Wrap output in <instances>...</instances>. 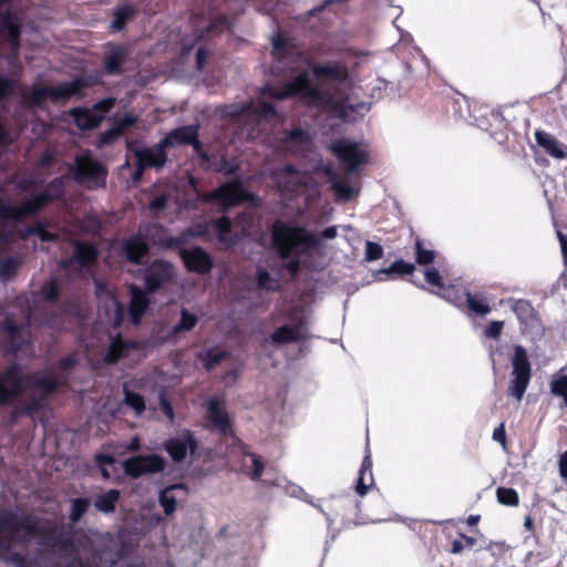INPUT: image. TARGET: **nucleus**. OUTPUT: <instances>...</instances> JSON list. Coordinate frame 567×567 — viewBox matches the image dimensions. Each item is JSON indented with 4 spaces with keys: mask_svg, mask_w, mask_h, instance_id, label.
Masks as SVG:
<instances>
[{
    "mask_svg": "<svg viewBox=\"0 0 567 567\" xmlns=\"http://www.w3.org/2000/svg\"><path fill=\"white\" fill-rule=\"evenodd\" d=\"M159 406L163 414H165L171 421H173L174 411L171 403L166 400L164 392L159 393Z\"/></svg>",
    "mask_w": 567,
    "mask_h": 567,
    "instance_id": "338daca9",
    "label": "nucleus"
},
{
    "mask_svg": "<svg viewBox=\"0 0 567 567\" xmlns=\"http://www.w3.org/2000/svg\"><path fill=\"white\" fill-rule=\"evenodd\" d=\"M373 484L372 476V461L369 449L365 450L361 467L359 470V476L355 484V492L360 496H364L368 493L369 487Z\"/></svg>",
    "mask_w": 567,
    "mask_h": 567,
    "instance_id": "cd10ccee",
    "label": "nucleus"
},
{
    "mask_svg": "<svg viewBox=\"0 0 567 567\" xmlns=\"http://www.w3.org/2000/svg\"><path fill=\"white\" fill-rule=\"evenodd\" d=\"M25 236H35L38 237L42 243L51 241L55 239V235L48 231L41 224H38L35 226H32L27 229Z\"/></svg>",
    "mask_w": 567,
    "mask_h": 567,
    "instance_id": "864d4df0",
    "label": "nucleus"
},
{
    "mask_svg": "<svg viewBox=\"0 0 567 567\" xmlns=\"http://www.w3.org/2000/svg\"><path fill=\"white\" fill-rule=\"evenodd\" d=\"M13 87V82L7 76H0V100L6 97ZM9 143L8 134L0 123V147Z\"/></svg>",
    "mask_w": 567,
    "mask_h": 567,
    "instance_id": "a18cd8bd",
    "label": "nucleus"
},
{
    "mask_svg": "<svg viewBox=\"0 0 567 567\" xmlns=\"http://www.w3.org/2000/svg\"><path fill=\"white\" fill-rule=\"evenodd\" d=\"M415 269V266L411 262H406L402 259L394 261L389 268H383L374 272V278L378 281L385 280V277L398 274V275H411Z\"/></svg>",
    "mask_w": 567,
    "mask_h": 567,
    "instance_id": "c9c22d12",
    "label": "nucleus"
},
{
    "mask_svg": "<svg viewBox=\"0 0 567 567\" xmlns=\"http://www.w3.org/2000/svg\"><path fill=\"white\" fill-rule=\"evenodd\" d=\"M179 256L188 271L206 274L213 267L210 256L200 247L181 248Z\"/></svg>",
    "mask_w": 567,
    "mask_h": 567,
    "instance_id": "f3484780",
    "label": "nucleus"
},
{
    "mask_svg": "<svg viewBox=\"0 0 567 567\" xmlns=\"http://www.w3.org/2000/svg\"><path fill=\"white\" fill-rule=\"evenodd\" d=\"M175 277V268L165 260H155L145 272V287L148 292H154L171 282Z\"/></svg>",
    "mask_w": 567,
    "mask_h": 567,
    "instance_id": "2eb2a0df",
    "label": "nucleus"
},
{
    "mask_svg": "<svg viewBox=\"0 0 567 567\" xmlns=\"http://www.w3.org/2000/svg\"><path fill=\"white\" fill-rule=\"evenodd\" d=\"M383 257V248L381 245L368 240L365 243V255L364 260L370 262L374 260H379Z\"/></svg>",
    "mask_w": 567,
    "mask_h": 567,
    "instance_id": "603ef678",
    "label": "nucleus"
},
{
    "mask_svg": "<svg viewBox=\"0 0 567 567\" xmlns=\"http://www.w3.org/2000/svg\"><path fill=\"white\" fill-rule=\"evenodd\" d=\"M75 125L80 130H93L101 123V115L92 109H75L72 111Z\"/></svg>",
    "mask_w": 567,
    "mask_h": 567,
    "instance_id": "c756f323",
    "label": "nucleus"
},
{
    "mask_svg": "<svg viewBox=\"0 0 567 567\" xmlns=\"http://www.w3.org/2000/svg\"><path fill=\"white\" fill-rule=\"evenodd\" d=\"M238 449L243 455V468L252 481H259L264 471L260 457L251 453L246 445L239 443Z\"/></svg>",
    "mask_w": 567,
    "mask_h": 567,
    "instance_id": "b1692460",
    "label": "nucleus"
},
{
    "mask_svg": "<svg viewBox=\"0 0 567 567\" xmlns=\"http://www.w3.org/2000/svg\"><path fill=\"white\" fill-rule=\"evenodd\" d=\"M19 260L14 257H8L0 260V277L2 280H9L14 276Z\"/></svg>",
    "mask_w": 567,
    "mask_h": 567,
    "instance_id": "de8ad7c7",
    "label": "nucleus"
},
{
    "mask_svg": "<svg viewBox=\"0 0 567 567\" xmlns=\"http://www.w3.org/2000/svg\"><path fill=\"white\" fill-rule=\"evenodd\" d=\"M440 296L456 307H462L464 305L463 296L453 288L442 289Z\"/></svg>",
    "mask_w": 567,
    "mask_h": 567,
    "instance_id": "bf43d9fd",
    "label": "nucleus"
},
{
    "mask_svg": "<svg viewBox=\"0 0 567 567\" xmlns=\"http://www.w3.org/2000/svg\"><path fill=\"white\" fill-rule=\"evenodd\" d=\"M271 43V54L275 60L271 72L274 74L289 72L292 80L282 87L267 84L261 90L257 102L249 101L225 106V116L239 117L245 123L260 125L277 117L274 106L266 102L267 96L282 100L296 95L307 104L322 109L346 122L362 118L370 111L371 104L358 99L351 85L348 69L343 64L315 63L280 35H274Z\"/></svg>",
    "mask_w": 567,
    "mask_h": 567,
    "instance_id": "f257e3e1",
    "label": "nucleus"
},
{
    "mask_svg": "<svg viewBox=\"0 0 567 567\" xmlns=\"http://www.w3.org/2000/svg\"><path fill=\"white\" fill-rule=\"evenodd\" d=\"M186 497V488L183 484H173L161 491L158 502L166 515L175 512L178 502Z\"/></svg>",
    "mask_w": 567,
    "mask_h": 567,
    "instance_id": "5701e85b",
    "label": "nucleus"
},
{
    "mask_svg": "<svg viewBox=\"0 0 567 567\" xmlns=\"http://www.w3.org/2000/svg\"><path fill=\"white\" fill-rule=\"evenodd\" d=\"M85 83L82 79H75L56 86L34 85L23 93V100L31 105L41 106L45 101L64 102L75 95H81Z\"/></svg>",
    "mask_w": 567,
    "mask_h": 567,
    "instance_id": "0eeeda50",
    "label": "nucleus"
},
{
    "mask_svg": "<svg viewBox=\"0 0 567 567\" xmlns=\"http://www.w3.org/2000/svg\"><path fill=\"white\" fill-rule=\"evenodd\" d=\"M558 471H559L560 477L567 484V450L559 457Z\"/></svg>",
    "mask_w": 567,
    "mask_h": 567,
    "instance_id": "774afa93",
    "label": "nucleus"
},
{
    "mask_svg": "<svg viewBox=\"0 0 567 567\" xmlns=\"http://www.w3.org/2000/svg\"><path fill=\"white\" fill-rule=\"evenodd\" d=\"M124 402L132 408L136 414H141L145 410L144 399L137 393L125 391Z\"/></svg>",
    "mask_w": 567,
    "mask_h": 567,
    "instance_id": "8fccbe9b",
    "label": "nucleus"
},
{
    "mask_svg": "<svg viewBox=\"0 0 567 567\" xmlns=\"http://www.w3.org/2000/svg\"><path fill=\"white\" fill-rule=\"evenodd\" d=\"M474 544H475V539L473 537L460 535V537L452 543L451 551L453 554H458L465 548L473 547Z\"/></svg>",
    "mask_w": 567,
    "mask_h": 567,
    "instance_id": "13d9d810",
    "label": "nucleus"
},
{
    "mask_svg": "<svg viewBox=\"0 0 567 567\" xmlns=\"http://www.w3.org/2000/svg\"><path fill=\"white\" fill-rule=\"evenodd\" d=\"M168 196L166 194H161L150 202L148 208L154 213H158L166 208Z\"/></svg>",
    "mask_w": 567,
    "mask_h": 567,
    "instance_id": "e2e57ef3",
    "label": "nucleus"
},
{
    "mask_svg": "<svg viewBox=\"0 0 567 567\" xmlns=\"http://www.w3.org/2000/svg\"><path fill=\"white\" fill-rule=\"evenodd\" d=\"M272 241L284 267L296 274L300 267V257L320 244V238L306 228L276 221L272 226Z\"/></svg>",
    "mask_w": 567,
    "mask_h": 567,
    "instance_id": "39448f33",
    "label": "nucleus"
},
{
    "mask_svg": "<svg viewBox=\"0 0 567 567\" xmlns=\"http://www.w3.org/2000/svg\"><path fill=\"white\" fill-rule=\"evenodd\" d=\"M120 499V492L117 489H109L100 494L94 499V507L103 514H111L115 511V505Z\"/></svg>",
    "mask_w": 567,
    "mask_h": 567,
    "instance_id": "f704fd0d",
    "label": "nucleus"
},
{
    "mask_svg": "<svg viewBox=\"0 0 567 567\" xmlns=\"http://www.w3.org/2000/svg\"><path fill=\"white\" fill-rule=\"evenodd\" d=\"M95 289L100 303V312L104 311V316L110 324L118 327L124 318V309L122 305L103 282L95 281Z\"/></svg>",
    "mask_w": 567,
    "mask_h": 567,
    "instance_id": "f8f14e48",
    "label": "nucleus"
},
{
    "mask_svg": "<svg viewBox=\"0 0 567 567\" xmlns=\"http://www.w3.org/2000/svg\"><path fill=\"white\" fill-rule=\"evenodd\" d=\"M38 535L33 517L18 511H0V559L14 567H42L41 555L31 557L28 546Z\"/></svg>",
    "mask_w": 567,
    "mask_h": 567,
    "instance_id": "7ed1b4c3",
    "label": "nucleus"
},
{
    "mask_svg": "<svg viewBox=\"0 0 567 567\" xmlns=\"http://www.w3.org/2000/svg\"><path fill=\"white\" fill-rule=\"evenodd\" d=\"M97 258V250L89 244L76 243L73 250L72 259L80 266L86 267L93 265Z\"/></svg>",
    "mask_w": 567,
    "mask_h": 567,
    "instance_id": "72a5a7b5",
    "label": "nucleus"
},
{
    "mask_svg": "<svg viewBox=\"0 0 567 567\" xmlns=\"http://www.w3.org/2000/svg\"><path fill=\"white\" fill-rule=\"evenodd\" d=\"M231 221L227 217H221L215 221V229L218 233V239L221 244L229 247L233 244L230 236Z\"/></svg>",
    "mask_w": 567,
    "mask_h": 567,
    "instance_id": "c03bdc74",
    "label": "nucleus"
},
{
    "mask_svg": "<svg viewBox=\"0 0 567 567\" xmlns=\"http://www.w3.org/2000/svg\"><path fill=\"white\" fill-rule=\"evenodd\" d=\"M65 177H56L50 182L44 192L32 196L22 205H0V221H18L22 217L34 214L49 200L62 196Z\"/></svg>",
    "mask_w": 567,
    "mask_h": 567,
    "instance_id": "423d86ee",
    "label": "nucleus"
},
{
    "mask_svg": "<svg viewBox=\"0 0 567 567\" xmlns=\"http://www.w3.org/2000/svg\"><path fill=\"white\" fill-rule=\"evenodd\" d=\"M136 122L137 117L135 115L125 114L116 121L115 126L120 128V132L123 134L126 128L134 126Z\"/></svg>",
    "mask_w": 567,
    "mask_h": 567,
    "instance_id": "0e129e2a",
    "label": "nucleus"
},
{
    "mask_svg": "<svg viewBox=\"0 0 567 567\" xmlns=\"http://www.w3.org/2000/svg\"><path fill=\"white\" fill-rule=\"evenodd\" d=\"M123 251L131 262L140 264L141 259L148 252V245L140 236L131 237L124 241Z\"/></svg>",
    "mask_w": 567,
    "mask_h": 567,
    "instance_id": "c85d7f7f",
    "label": "nucleus"
},
{
    "mask_svg": "<svg viewBox=\"0 0 567 567\" xmlns=\"http://www.w3.org/2000/svg\"><path fill=\"white\" fill-rule=\"evenodd\" d=\"M127 53L123 47L110 50L104 58V69L109 74L121 73V68L126 61Z\"/></svg>",
    "mask_w": 567,
    "mask_h": 567,
    "instance_id": "7c9ffc66",
    "label": "nucleus"
},
{
    "mask_svg": "<svg viewBox=\"0 0 567 567\" xmlns=\"http://www.w3.org/2000/svg\"><path fill=\"white\" fill-rule=\"evenodd\" d=\"M128 346L121 339L116 338L112 340V342L109 346V349L105 353V362L106 363H115L117 362L122 357H124L127 352Z\"/></svg>",
    "mask_w": 567,
    "mask_h": 567,
    "instance_id": "79ce46f5",
    "label": "nucleus"
},
{
    "mask_svg": "<svg viewBox=\"0 0 567 567\" xmlns=\"http://www.w3.org/2000/svg\"><path fill=\"white\" fill-rule=\"evenodd\" d=\"M415 252L416 262L419 265L425 266L434 261L435 251L431 249H425L420 240L416 241Z\"/></svg>",
    "mask_w": 567,
    "mask_h": 567,
    "instance_id": "09e8293b",
    "label": "nucleus"
},
{
    "mask_svg": "<svg viewBox=\"0 0 567 567\" xmlns=\"http://www.w3.org/2000/svg\"><path fill=\"white\" fill-rule=\"evenodd\" d=\"M161 141L167 148L182 144L192 145L198 156L203 159H207V154L203 152L202 143L198 140V127L196 125H186L174 128Z\"/></svg>",
    "mask_w": 567,
    "mask_h": 567,
    "instance_id": "ddd939ff",
    "label": "nucleus"
},
{
    "mask_svg": "<svg viewBox=\"0 0 567 567\" xmlns=\"http://www.w3.org/2000/svg\"><path fill=\"white\" fill-rule=\"evenodd\" d=\"M132 14H133V9L131 7H124V8L118 9L114 13L113 21H112V29L121 30L125 25L126 20L130 17H132Z\"/></svg>",
    "mask_w": 567,
    "mask_h": 567,
    "instance_id": "3c124183",
    "label": "nucleus"
},
{
    "mask_svg": "<svg viewBox=\"0 0 567 567\" xmlns=\"http://www.w3.org/2000/svg\"><path fill=\"white\" fill-rule=\"evenodd\" d=\"M274 179L280 192L293 193L306 185L308 176L291 165H287L274 172Z\"/></svg>",
    "mask_w": 567,
    "mask_h": 567,
    "instance_id": "6ab92c4d",
    "label": "nucleus"
},
{
    "mask_svg": "<svg viewBox=\"0 0 567 567\" xmlns=\"http://www.w3.org/2000/svg\"><path fill=\"white\" fill-rule=\"evenodd\" d=\"M40 296L48 302H52L58 298V285L54 280L45 282L41 290Z\"/></svg>",
    "mask_w": 567,
    "mask_h": 567,
    "instance_id": "4d7b16f0",
    "label": "nucleus"
},
{
    "mask_svg": "<svg viewBox=\"0 0 567 567\" xmlns=\"http://www.w3.org/2000/svg\"><path fill=\"white\" fill-rule=\"evenodd\" d=\"M507 303L524 330L533 329L537 324V317L529 301L525 299H508Z\"/></svg>",
    "mask_w": 567,
    "mask_h": 567,
    "instance_id": "4be33fe9",
    "label": "nucleus"
},
{
    "mask_svg": "<svg viewBox=\"0 0 567 567\" xmlns=\"http://www.w3.org/2000/svg\"><path fill=\"white\" fill-rule=\"evenodd\" d=\"M124 472L132 477L147 473H159L165 468V461L156 454L138 455L123 462Z\"/></svg>",
    "mask_w": 567,
    "mask_h": 567,
    "instance_id": "4468645a",
    "label": "nucleus"
},
{
    "mask_svg": "<svg viewBox=\"0 0 567 567\" xmlns=\"http://www.w3.org/2000/svg\"><path fill=\"white\" fill-rule=\"evenodd\" d=\"M91 502L85 497H78L71 501L70 520L76 524L81 520L83 515L87 512Z\"/></svg>",
    "mask_w": 567,
    "mask_h": 567,
    "instance_id": "37998d69",
    "label": "nucleus"
},
{
    "mask_svg": "<svg viewBox=\"0 0 567 567\" xmlns=\"http://www.w3.org/2000/svg\"><path fill=\"white\" fill-rule=\"evenodd\" d=\"M286 492L291 497L300 498V499L305 501L306 503L310 504L311 506H313L315 508H317L320 513H322L326 516L328 525L332 524V519L330 518V516L324 512V509L319 504L313 502L312 497L310 495H308L303 491L302 487H300L296 484L289 483L286 486Z\"/></svg>",
    "mask_w": 567,
    "mask_h": 567,
    "instance_id": "ea45409f",
    "label": "nucleus"
},
{
    "mask_svg": "<svg viewBox=\"0 0 567 567\" xmlns=\"http://www.w3.org/2000/svg\"><path fill=\"white\" fill-rule=\"evenodd\" d=\"M164 447L175 462L183 461L187 452L195 453L196 441L190 431H183L177 436L167 440Z\"/></svg>",
    "mask_w": 567,
    "mask_h": 567,
    "instance_id": "aec40b11",
    "label": "nucleus"
},
{
    "mask_svg": "<svg viewBox=\"0 0 567 567\" xmlns=\"http://www.w3.org/2000/svg\"><path fill=\"white\" fill-rule=\"evenodd\" d=\"M464 296V302L473 313L478 316H486L491 312V307L488 306L486 299L483 297L482 293L472 295L470 291H466Z\"/></svg>",
    "mask_w": 567,
    "mask_h": 567,
    "instance_id": "58836bf2",
    "label": "nucleus"
},
{
    "mask_svg": "<svg viewBox=\"0 0 567 567\" xmlns=\"http://www.w3.org/2000/svg\"><path fill=\"white\" fill-rule=\"evenodd\" d=\"M0 33L8 39L11 54L16 56L19 49L20 22L11 10V0H0Z\"/></svg>",
    "mask_w": 567,
    "mask_h": 567,
    "instance_id": "9b49d317",
    "label": "nucleus"
},
{
    "mask_svg": "<svg viewBox=\"0 0 567 567\" xmlns=\"http://www.w3.org/2000/svg\"><path fill=\"white\" fill-rule=\"evenodd\" d=\"M229 357V352L218 347L200 352L199 358L207 370L214 369L221 361Z\"/></svg>",
    "mask_w": 567,
    "mask_h": 567,
    "instance_id": "4c0bfd02",
    "label": "nucleus"
},
{
    "mask_svg": "<svg viewBox=\"0 0 567 567\" xmlns=\"http://www.w3.org/2000/svg\"><path fill=\"white\" fill-rule=\"evenodd\" d=\"M126 147L146 168H163L167 162V147L159 141L153 146H144L138 141L132 140L126 142Z\"/></svg>",
    "mask_w": 567,
    "mask_h": 567,
    "instance_id": "9d476101",
    "label": "nucleus"
},
{
    "mask_svg": "<svg viewBox=\"0 0 567 567\" xmlns=\"http://www.w3.org/2000/svg\"><path fill=\"white\" fill-rule=\"evenodd\" d=\"M146 293L138 287H131L130 317L134 324L140 323L141 316L148 307Z\"/></svg>",
    "mask_w": 567,
    "mask_h": 567,
    "instance_id": "bb28decb",
    "label": "nucleus"
},
{
    "mask_svg": "<svg viewBox=\"0 0 567 567\" xmlns=\"http://www.w3.org/2000/svg\"><path fill=\"white\" fill-rule=\"evenodd\" d=\"M308 142L309 136L307 132L301 128L285 133L282 137L284 147L292 152L303 150L308 145Z\"/></svg>",
    "mask_w": 567,
    "mask_h": 567,
    "instance_id": "473e14b6",
    "label": "nucleus"
},
{
    "mask_svg": "<svg viewBox=\"0 0 567 567\" xmlns=\"http://www.w3.org/2000/svg\"><path fill=\"white\" fill-rule=\"evenodd\" d=\"M550 393L555 396H560L567 406V374L564 370H559L550 381Z\"/></svg>",
    "mask_w": 567,
    "mask_h": 567,
    "instance_id": "a19ab883",
    "label": "nucleus"
},
{
    "mask_svg": "<svg viewBox=\"0 0 567 567\" xmlns=\"http://www.w3.org/2000/svg\"><path fill=\"white\" fill-rule=\"evenodd\" d=\"M503 329L502 321H492L485 329V334L489 338L496 339L501 336Z\"/></svg>",
    "mask_w": 567,
    "mask_h": 567,
    "instance_id": "69168bd1",
    "label": "nucleus"
},
{
    "mask_svg": "<svg viewBox=\"0 0 567 567\" xmlns=\"http://www.w3.org/2000/svg\"><path fill=\"white\" fill-rule=\"evenodd\" d=\"M122 135V133L120 132V128H117L115 125L111 128H109L107 131L103 132L101 135H100V138H99V142L96 144L97 147H103L105 145H111L113 144L120 136Z\"/></svg>",
    "mask_w": 567,
    "mask_h": 567,
    "instance_id": "5fc2aeb1",
    "label": "nucleus"
},
{
    "mask_svg": "<svg viewBox=\"0 0 567 567\" xmlns=\"http://www.w3.org/2000/svg\"><path fill=\"white\" fill-rule=\"evenodd\" d=\"M209 198L226 209L248 199V194L243 189L240 182L234 181L219 186Z\"/></svg>",
    "mask_w": 567,
    "mask_h": 567,
    "instance_id": "dca6fc26",
    "label": "nucleus"
},
{
    "mask_svg": "<svg viewBox=\"0 0 567 567\" xmlns=\"http://www.w3.org/2000/svg\"><path fill=\"white\" fill-rule=\"evenodd\" d=\"M197 322H198V318L196 315L190 313L186 309H182L181 319L171 330L168 339L174 340V341L177 340V338L182 333L190 331L197 324Z\"/></svg>",
    "mask_w": 567,
    "mask_h": 567,
    "instance_id": "2f4dec72",
    "label": "nucleus"
},
{
    "mask_svg": "<svg viewBox=\"0 0 567 567\" xmlns=\"http://www.w3.org/2000/svg\"><path fill=\"white\" fill-rule=\"evenodd\" d=\"M115 100L114 99H105L100 102H97L93 106V111H95V114L101 115V121L103 120L104 115L111 111V109L114 106Z\"/></svg>",
    "mask_w": 567,
    "mask_h": 567,
    "instance_id": "680f3d73",
    "label": "nucleus"
},
{
    "mask_svg": "<svg viewBox=\"0 0 567 567\" xmlns=\"http://www.w3.org/2000/svg\"><path fill=\"white\" fill-rule=\"evenodd\" d=\"M206 416L210 426L223 435L233 433L230 419L225 410L223 402L217 398H212L206 403Z\"/></svg>",
    "mask_w": 567,
    "mask_h": 567,
    "instance_id": "a211bd4d",
    "label": "nucleus"
},
{
    "mask_svg": "<svg viewBox=\"0 0 567 567\" xmlns=\"http://www.w3.org/2000/svg\"><path fill=\"white\" fill-rule=\"evenodd\" d=\"M537 144L543 147L549 155L556 158H564L567 155V147L564 146L558 140L544 131L535 133Z\"/></svg>",
    "mask_w": 567,
    "mask_h": 567,
    "instance_id": "a878e982",
    "label": "nucleus"
},
{
    "mask_svg": "<svg viewBox=\"0 0 567 567\" xmlns=\"http://www.w3.org/2000/svg\"><path fill=\"white\" fill-rule=\"evenodd\" d=\"M307 337L306 328L302 323L297 326H282L276 329L269 339L264 340V347L269 343L272 344H285L295 341L302 340Z\"/></svg>",
    "mask_w": 567,
    "mask_h": 567,
    "instance_id": "412c9836",
    "label": "nucleus"
},
{
    "mask_svg": "<svg viewBox=\"0 0 567 567\" xmlns=\"http://www.w3.org/2000/svg\"><path fill=\"white\" fill-rule=\"evenodd\" d=\"M511 363L512 372L507 386V394L508 396L514 398L517 402H520L532 379V364L524 347H514Z\"/></svg>",
    "mask_w": 567,
    "mask_h": 567,
    "instance_id": "6e6552de",
    "label": "nucleus"
},
{
    "mask_svg": "<svg viewBox=\"0 0 567 567\" xmlns=\"http://www.w3.org/2000/svg\"><path fill=\"white\" fill-rule=\"evenodd\" d=\"M424 277L426 282L430 285L437 287L440 289H444V284L441 275L439 274L437 269L435 268H426L424 270Z\"/></svg>",
    "mask_w": 567,
    "mask_h": 567,
    "instance_id": "052dcab7",
    "label": "nucleus"
},
{
    "mask_svg": "<svg viewBox=\"0 0 567 567\" xmlns=\"http://www.w3.org/2000/svg\"><path fill=\"white\" fill-rule=\"evenodd\" d=\"M72 313L68 310H61L58 313L50 315L43 319V324L51 330L62 331L71 327Z\"/></svg>",
    "mask_w": 567,
    "mask_h": 567,
    "instance_id": "e433bc0d",
    "label": "nucleus"
},
{
    "mask_svg": "<svg viewBox=\"0 0 567 567\" xmlns=\"http://www.w3.org/2000/svg\"><path fill=\"white\" fill-rule=\"evenodd\" d=\"M331 151L348 175L332 177L331 188L338 202L347 203L360 193V182L357 178L352 179L351 176L359 175L362 167L368 163L369 151L367 145L349 138H340L333 142Z\"/></svg>",
    "mask_w": 567,
    "mask_h": 567,
    "instance_id": "20e7f679",
    "label": "nucleus"
},
{
    "mask_svg": "<svg viewBox=\"0 0 567 567\" xmlns=\"http://www.w3.org/2000/svg\"><path fill=\"white\" fill-rule=\"evenodd\" d=\"M2 330L6 334L10 349L13 351L20 349L28 340V332L10 318L4 320Z\"/></svg>",
    "mask_w": 567,
    "mask_h": 567,
    "instance_id": "393cba45",
    "label": "nucleus"
},
{
    "mask_svg": "<svg viewBox=\"0 0 567 567\" xmlns=\"http://www.w3.org/2000/svg\"><path fill=\"white\" fill-rule=\"evenodd\" d=\"M497 499L501 504L507 506H517L519 503L518 494L513 488L498 487L496 491Z\"/></svg>",
    "mask_w": 567,
    "mask_h": 567,
    "instance_id": "49530a36",
    "label": "nucleus"
},
{
    "mask_svg": "<svg viewBox=\"0 0 567 567\" xmlns=\"http://www.w3.org/2000/svg\"><path fill=\"white\" fill-rule=\"evenodd\" d=\"M258 287L266 290H275L278 287V281L272 279L266 270L259 269L257 271Z\"/></svg>",
    "mask_w": 567,
    "mask_h": 567,
    "instance_id": "6e6d98bb",
    "label": "nucleus"
},
{
    "mask_svg": "<svg viewBox=\"0 0 567 567\" xmlns=\"http://www.w3.org/2000/svg\"><path fill=\"white\" fill-rule=\"evenodd\" d=\"M70 172L78 183L86 184L90 188H97L105 185L106 168L93 159L89 152L75 156L74 163L70 165Z\"/></svg>",
    "mask_w": 567,
    "mask_h": 567,
    "instance_id": "1a4fd4ad",
    "label": "nucleus"
},
{
    "mask_svg": "<svg viewBox=\"0 0 567 567\" xmlns=\"http://www.w3.org/2000/svg\"><path fill=\"white\" fill-rule=\"evenodd\" d=\"M74 362L73 357H65L60 362L61 371L49 370L44 373H23L20 367L11 365L0 375V404L14 395H21L28 401L27 413L31 414L49 394L66 381L64 371Z\"/></svg>",
    "mask_w": 567,
    "mask_h": 567,
    "instance_id": "f03ea898",
    "label": "nucleus"
}]
</instances>
